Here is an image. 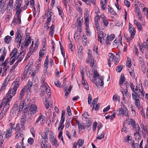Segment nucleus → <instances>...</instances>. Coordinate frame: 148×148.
I'll return each mask as SVG.
<instances>
[{"label":"nucleus","instance_id":"9","mask_svg":"<svg viewBox=\"0 0 148 148\" xmlns=\"http://www.w3.org/2000/svg\"><path fill=\"white\" fill-rule=\"evenodd\" d=\"M117 111L119 112V115H122V116H123L124 115L127 117L129 116L128 110L126 107H124V106L123 108H119Z\"/></svg>","mask_w":148,"mask_h":148},{"label":"nucleus","instance_id":"34","mask_svg":"<svg viewBox=\"0 0 148 148\" xmlns=\"http://www.w3.org/2000/svg\"><path fill=\"white\" fill-rule=\"evenodd\" d=\"M55 26L54 25H52L51 27L50 31L49 32V34L51 37H53V33L54 32V29Z\"/></svg>","mask_w":148,"mask_h":148},{"label":"nucleus","instance_id":"64","mask_svg":"<svg viewBox=\"0 0 148 148\" xmlns=\"http://www.w3.org/2000/svg\"><path fill=\"white\" fill-rule=\"evenodd\" d=\"M82 39L83 43H85L86 42H87V40L86 36L83 35L82 36Z\"/></svg>","mask_w":148,"mask_h":148},{"label":"nucleus","instance_id":"48","mask_svg":"<svg viewBox=\"0 0 148 148\" xmlns=\"http://www.w3.org/2000/svg\"><path fill=\"white\" fill-rule=\"evenodd\" d=\"M123 65H121L117 66L116 69V71L118 72H120L123 68Z\"/></svg>","mask_w":148,"mask_h":148},{"label":"nucleus","instance_id":"15","mask_svg":"<svg viewBox=\"0 0 148 148\" xmlns=\"http://www.w3.org/2000/svg\"><path fill=\"white\" fill-rule=\"evenodd\" d=\"M132 127L134 130L136 131V132L138 134H140L141 130L138 124H136V123H134Z\"/></svg>","mask_w":148,"mask_h":148},{"label":"nucleus","instance_id":"49","mask_svg":"<svg viewBox=\"0 0 148 148\" xmlns=\"http://www.w3.org/2000/svg\"><path fill=\"white\" fill-rule=\"evenodd\" d=\"M18 64V62H16L12 66V67L10 69V72H12L15 69V68L17 66Z\"/></svg>","mask_w":148,"mask_h":148},{"label":"nucleus","instance_id":"22","mask_svg":"<svg viewBox=\"0 0 148 148\" xmlns=\"http://www.w3.org/2000/svg\"><path fill=\"white\" fill-rule=\"evenodd\" d=\"M45 106L46 108L47 109H48L50 106L51 107V106H53L52 102L51 99H50V100L49 101L47 99V98H46L45 100Z\"/></svg>","mask_w":148,"mask_h":148},{"label":"nucleus","instance_id":"35","mask_svg":"<svg viewBox=\"0 0 148 148\" xmlns=\"http://www.w3.org/2000/svg\"><path fill=\"white\" fill-rule=\"evenodd\" d=\"M72 119H70L68 120L66 122V125L65 126V127L68 128L69 127H70L71 125H72Z\"/></svg>","mask_w":148,"mask_h":148},{"label":"nucleus","instance_id":"59","mask_svg":"<svg viewBox=\"0 0 148 148\" xmlns=\"http://www.w3.org/2000/svg\"><path fill=\"white\" fill-rule=\"evenodd\" d=\"M104 37H105L104 40H105V43L107 45L108 44H109V38H108V36H107L106 34H105Z\"/></svg>","mask_w":148,"mask_h":148},{"label":"nucleus","instance_id":"46","mask_svg":"<svg viewBox=\"0 0 148 148\" xmlns=\"http://www.w3.org/2000/svg\"><path fill=\"white\" fill-rule=\"evenodd\" d=\"M78 127L79 130L84 129L85 128L84 124L83 123H79L78 124Z\"/></svg>","mask_w":148,"mask_h":148},{"label":"nucleus","instance_id":"25","mask_svg":"<svg viewBox=\"0 0 148 148\" xmlns=\"http://www.w3.org/2000/svg\"><path fill=\"white\" fill-rule=\"evenodd\" d=\"M13 0H9L8 5L7 6V9L10 11L13 8Z\"/></svg>","mask_w":148,"mask_h":148},{"label":"nucleus","instance_id":"13","mask_svg":"<svg viewBox=\"0 0 148 148\" xmlns=\"http://www.w3.org/2000/svg\"><path fill=\"white\" fill-rule=\"evenodd\" d=\"M31 64L30 66H28V65H27L26 66L23 71V76L22 77V79H26L27 78V77H26V76L27 75V74L28 70H29V68L31 67Z\"/></svg>","mask_w":148,"mask_h":148},{"label":"nucleus","instance_id":"29","mask_svg":"<svg viewBox=\"0 0 148 148\" xmlns=\"http://www.w3.org/2000/svg\"><path fill=\"white\" fill-rule=\"evenodd\" d=\"M132 97L134 100L139 99V96L135 91L132 93Z\"/></svg>","mask_w":148,"mask_h":148},{"label":"nucleus","instance_id":"5","mask_svg":"<svg viewBox=\"0 0 148 148\" xmlns=\"http://www.w3.org/2000/svg\"><path fill=\"white\" fill-rule=\"evenodd\" d=\"M10 102L7 101V100L5 99H3V103H4L3 107L0 113V119H1L5 116V114L8 111L9 108Z\"/></svg>","mask_w":148,"mask_h":148},{"label":"nucleus","instance_id":"44","mask_svg":"<svg viewBox=\"0 0 148 148\" xmlns=\"http://www.w3.org/2000/svg\"><path fill=\"white\" fill-rule=\"evenodd\" d=\"M140 87H141V89H139V92H140L141 96H142L143 97H144L145 94V92L144 91H143V86H142V85L141 84Z\"/></svg>","mask_w":148,"mask_h":148},{"label":"nucleus","instance_id":"55","mask_svg":"<svg viewBox=\"0 0 148 148\" xmlns=\"http://www.w3.org/2000/svg\"><path fill=\"white\" fill-rule=\"evenodd\" d=\"M90 66L92 67V68L94 67L95 68L96 66L95 62L96 61L94 59L90 61Z\"/></svg>","mask_w":148,"mask_h":148},{"label":"nucleus","instance_id":"38","mask_svg":"<svg viewBox=\"0 0 148 148\" xmlns=\"http://www.w3.org/2000/svg\"><path fill=\"white\" fill-rule=\"evenodd\" d=\"M49 56L47 55L46 57V58L45 61L44 65L45 67L47 69L48 68V64L49 63Z\"/></svg>","mask_w":148,"mask_h":148},{"label":"nucleus","instance_id":"61","mask_svg":"<svg viewBox=\"0 0 148 148\" xmlns=\"http://www.w3.org/2000/svg\"><path fill=\"white\" fill-rule=\"evenodd\" d=\"M92 100V96L90 94H89L88 98V103L89 104H90L91 103Z\"/></svg>","mask_w":148,"mask_h":148},{"label":"nucleus","instance_id":"21","mask_svg":"<svg viewBox=\"0 0 148 148\" xmlns=\"http://www.w3.org/2000/svg\"><path fill=\"white\" fill-rule=\"evenodd\" d=\"M21 13L16 12L14 18L12 21L13 23H18V20L20 17V14Z\"/></svg>","mask_w":148,"mask_h":148},{"label":"nucleus","instance_id":"54","mask_svg":"<svg viewBox=\"0 0 148 148\" xmlns=\"http://www.w3.org/2000/svg\"><path fill=\"white\" fill-rule=\"evenodd\" d=\"M16 57H11L10 60V65L12 64L16 60Z\"/></svg>","mask_w":148,"mask_h":148},{"label":"nucleus","instance_id":"1","mask_svg":"<svg viewBox=\"0 0 148 148\" xmlns=\"http://www.w3.org/2000/svg\"><path fill=\"white\" fill-rule=\"evenodd\" d=\"M30 104V100H28V99L27 101L25 100L24 101H20L18 106V104L16 103L13 108L12 112L13 113L17 112L18 116L19 114V112L21 111L23 112L24 113H27L28 111L27 107H29Z\"/></svg>","mask_w":148,"mask_h":148},{"label":"nucleus","instance_id":"62","mask_svg":"<svg viewBox=\"0 0 148 148\" xmlns=\"http://www.w3.org/2000/svg\"><path fill=\"white\" fill-rule=\"evenodd\" d=\"M108 38H109V41L112 40L114 38V34H111L109 37L108 36Z\"/></svg>","mask_w":148,"mask_h":148},{"label":"nucleus","instance_id":"45","mask_svg":"<svg viewBox=\"0 0 148 148\" xmlns=\"http://www.w3.org/2000/svg\"><path fill=\"white\" fill-rule=\"evenodd\" d=\"M23 53V52H21L20 54L18 55V57L17 58V59L18 60L16 62H18V64L19 62H20L21 60H22V58L21 57V55H22V54Z\"/></svg>","mask_w":148,"mask_h":148},{"label":"nucleus","instance_id":"16","mask_svg":"<svg viewBox=\"0 0 148 148\" xmlns=\"http://www.w3.org/2000/svg\"><path fill=\"white\" fill-rule=\"evenodd\" d=\"M98 40L102 44V39L103 38V40H105V37L104 36V34H103V33L102 32L99 31L98 32Z\"/></svg>","mask_w":148,"mask_h":148},{"label":"nucleus","instance_id":"3","mask_svg":"<svg viewBox=\"0 0 148 148\" xmlns=\"http://www.w3.org/2000/svg\"><path fill=\"white\" fill-rule=\"evenodd\" d=\"M45 79L44 78L41 80L42 85L39 89V91L41 92L40 95L41 96H43L45 93V92L46 91L47 92L48 95L50 98L51 97L50 89L47 83L45 82Z\"/></svg>","mask_w":148,"mask_h":148},{"label":"nucleus","instance_id":"26","mask_svg":"<svg viewBox=\"0 0 148 148\" xmlns=\"http://www.w3.org/2000/svg\"><path fill=\"white\" fill-rule=\"evenodd\" d=\"M31 38L30 36H29V38L27 39H26L24 42L23 45L24 46L27 47L29 44L31 42Z\"/></svg>","mask_w":148,"mask_h":148},{"label":"nucleus","instance_id":"12","mask_svg":"<svg viewBox=\"0 0 148 148\" xmlns=\"http://www.w3.org/2000/svg\"><path fill=\"white\" fill-rule=\"evenodd\" d=\"M51 132V134H50L49 135L50 140L52 142L53 145H54L56 147H57L58 146V144L57 143V140L53 135V133L52 132Z\"/></svg>","mask_w":148,"mask_h":148},{"label":"nucleus","instance_id":"14","mask_svg":"<svg viewBox=\"0 0 148 148\" xmlns=\"http://www.w3.org/2000/svg\"><path fill=\"white\" fill-rule=\"evenodd\" d=\"M88 57L86 60V62L87 63H88L90 61L94 59V58L93 57L91 53V50L89 49L88 50Z\"/></svg>","mask_w":148,"mask_h":148},{"label":"nucleus","instance_id":"58","mask_svg":"<svg viewBox=\"0 0 148 148\" xmlns=\"http://www.w3.org/2000/svg\"><path fill=\"white\" fill-rule=\"evenodd\" d=\"M95 25L97 30L99 31V32L101 31V29H100V27L99 26V24H98V22H95Z\"/></svg>","mask_w":148,"mask_h":148},{"label":"nucleus","instance_id":"41","mask_svg":"<svg viewBox=\"0 0 148 148\" xmlns=\"http://www.w3.org/2000/svg\"><path fill=\"white\" fill-rule=\"evenodd\" d=\"M128 71L131 76L132 77H135V75L134 73V69L133 68H130L129 69Z\"/></svg>","mask_w":148,"mask_h":148},{"label":"nucleus","instance_id":"53","mask_svg":"<svg viewBox=\"0 0 148 148\" xmlns=\"http://www.w3.org/2000/svg\"><path fill=\"white\" fill-rule=\"evenodd\" d=\"M125 138L126 141L128 142V143H130V142L132 141V137L130 136H127L126 137H125Z\"/></svg>","mask_w":148,"mask_h":148},{"label":"nucleus","instance_id":"37","mask_svg":"<svg viewBox=\"0 0 148 148\" xmlns=\"http://www.w3.org/2000/svg\"><path fill=\"white\" fill-rule=\"evenodd\" d=\"M125 77L124 75H121V78L119 80V85H122L123 82L125 81Z\"/></svg>","mask_w":148,"mask_h":148},{"label":"nucleus","instance_id":"56","mask_svg":"<svg viewBox=\"0 0 148 148\" xmlns=\"http://www.w3.org/2000/svg\"><path fill=\"white\" fill-rule=\"evenodd\" d=\"M54 83L55 85L58 87H60L61 86V84L60 82L57 79H56V81H55Z\"/></svg>","mask_w":148,"mask_h":148},{"label":"nucleus","instance_id":"52","mask_svg":"<svg viewBox=\"0 0 148 148\" xmlns=\"http://www.w3.org/2000/svg\"><path fill=\"white\" fill-rule=\"evenodd\" d=\"M5 50V47H3L0 50V52L2 54V55L6 56V51Z\"/></svg>","mask_w":148,"mask_h":148},{"label":"nucleus","instance_id":"32","mask_svg":"<svg viewBox=\"0 0 148 148\" xmlns=\"http://www.w3.org/2000/svg\"><path fill=\"white\" fill-rule=\"evenodd\" d=\"M126 121L129 125L131 124H133L135 123V121L132 119L127 118L126 119Z\"/></svg>","mask_w":148,"mask_h":148},{"label":"nucleus","instance_id":"60","mask_svg":"<svg viewBox=\"0 0 148 148\" xmlns=\"http://www.w3.org/2000/svg\"><path fill=\"white\" fill-rule=\"evenodd\" d=\"M140 102L139 99L135 100V105L136 107L138 108L140 106Z\"/></svg>","mask_w":148,"mask_h":148},{"label":"nucleus","instance_id":"43","mask_svg":"<svg viewBox=\"0 0 148 148\" xmlns=\"http://www.w3.org/2000/svg\"><path fill=\"white\" fill-rule=\"evenodd\" d=\"M77 21L78 23L77 27H82V24L83 22V18L80 19V18H78L77 19Z\"/></svg>","mask_w":148,"mask_h":148},{"label":"nucleus","instance_id":"50","mask_svg":"<svg viewBox=\"0 0 148 148\" xmlns=\"http://www.w3.org/2000/svg\"><path fill=\"white\" fill-rule=\"evenodd\" d=\"M108 9L109 12L113 15H115L116 13L113 11V8L111 7L109 5L108 6Z\"/></svg>","mask_w":148,"mask_h":148},{"label":"nucleus","instance_id":"23","mask_svg":"<svg viewBox=\"0 0 148 148\" xmlns=\"http://www.w3.org/2000/svg\"><path fill=\"white\" fill-rule=\"evenodd\" d=\"M12 132V130H11V129H7L5 134L6 138L7 139L9 138L11 136Z\"/></svg>","mask_w":148,"mask_h":148},{"label":"nucleus","instance_id":"11","mask_svg":"<svg viewBox=\"0 0 148 148\" xmlns=\"http://www.w3.org/2000/svg\"><path fill=\"white\" fill-rule=\"evenodd\" d=\"M32 86V82L29 80L26 85L25 86L22 88L23 90L27 93L28 94L29 93H30V89Z\"/></svg>","mask_w":148,"mask_h":148},{"label":"nucleus","instance_id":"47","mask_svg":"<svg viewBox=\"0 0 148 148\" xmlns=\"http://www.w3.org/2000/svg\"><path fill=\"white\" fill-rule=\"evenodd\" d=\"M77 11L80 13H82V10L81 8V6L78 5H75Z\"/></svg>","mask_w":148,"mask_h":148},{"label":"nucleus","instance_id":"8","mask_svg":"<svg viewBox=\"0 0 148 148\" xmlns=\"http://www.w3.org/2000/svg\"><path fill=\"white\" fill-rule=\"evenodd\" d=\"M129 31L130 33L131 34L130 37L129 38H126V36L125 35V37L126 38L128 42L134 38L136 33V31L134 29L132 25L130 24V23H129Z\"/></svg>","mask_w":148,"mask_h":148},{"label":"nucleus","instance_id":"33","mask_svg":"<svg viewBox=\"0 0 148 148\" xmlns=\"http://www.w3.org/2000/svg\"><path fill=\"white\" fill-rule=\"evenodd\" d=\"M45 119V117L43 115L40 116L37 119L36 123H38L42 119V123H43V121H44Z\"/></svg>","mask_w":148,"mask_h":148},{"label":"nucleus","instance_id":"31","mask_svg":"<svg viewBox=\"0 0 148 148\" xmlns=\"http://www.w3.org/2000/svg\"><path fill=\"white\" fill-rule=\"evenodd\" d=\"M34 51H35L34 49H30L29 51H28L27 53L25 60H27L29 57L32 54Z\"/></svg>","mask_w":148,"mask_h":148},{"label":"nucleus","instance_id":"57","mask_svg":"<svg viewBox=\"0 0 148 148\" xmlns=\"http://www.w3.org/2000/svg\"><path fill=\"white\" fill-rule=\"evenodd\" d=\"M131 60L130 58H128L127 59V61L126 62V66H130L131 64Z\"/></svg>","mask_w":148,"mask_h":148},{"label":"nucleus","instance_id":"30","mask_svg":"<svg viewBox=\"0 0 148 148\" xmlns=\"http://www.w3.org/2000/svg\"><path fill=\"white\" fill-rule=\"evenodd\" d=\"M113 100L114 101L119 103L120 101V98L119 96L117 95H113Z\"/></svg>","mask_w":148,"mask_h":148},{"label":"nucleus","instance_id":"17","mask_svg":"<svg viewBox=\"0 0 148 148\" xmlns=\"http://www.w3.org/2000/svg\"><path fill=\"white\" fill-rule=\"evenodd\" d=\"M26 116L25 114L23 115L22 118L21 120V125H22L21 128L24 130V125L26 121Z\"/></svg>","mask_w":148,"mask_h":148},{"label":"nucleus","instance_id":"2","mask_svg":"<svg viewBox=\"0 0 148 148\" xmlns=\"http://www.w3.org/2000/svg\"><path fill=\"white\" fill-rule=\"evenodd\" d=\"M19 84L18 82H14L12 84V86L10 89L3 99H6L8 102H10L12 97L16 94L17 88Z\"/></svg>","mask_w":148,"mask_h":148},{"label":"nucleus","instance_id":"6","mask_svg":"<svg viewBox=\"0 0 148 148\" xmlns=\"http://www.w3.org/2000/svg\"><path fill=\"white\" fill-rule=\"evenodd\" d=\"M20 125L19 124L16 125V130L15 138L16 139H21L23 141L24 139V135L21 133L22 130H21V128L20 127Z\"/></svg>","mask_w":148,"mask_h":148},{"label":"nucleus","instance_id":"27","mask_svg":"<svg viewBox=\"0 0 148 148\" xmlns=\"http://www.w3.org/2000/svg\"><path fill=\"white\" fill-rule=\"evenodd\" d=\"M18 53V50L16 48H14L11 51L10 56H12L11 57H16V56H17Z\"/></svg>","mask_w":148,"mask_h":148},{"label":"nucleus","instance_id":"36","mask_svg":"<svg viewBox=\"0 0 148 148\" xmlns=\"http://www.w3.org/2000/svg\"><path fill=\"white\" fill-rule=\"evenodd\" d=\"M84 143V140H79L77 143H76V145H79V147H82Z\"/></svg>","mask_w":148,"mask_h":148},{"label":"nucleus","instance_id":"51","mask_svg":"<svg viewBox=\"0 0 148 148\" xmlns=\"http://www.w3.org/2000/svg\"><path fill=\"white\" fill-rule=\"evenodd\" d=\"M64 123H62L60 122L59 123V125L58 128V130L59 131H60V130H61L64 127Z\"/></svg>","mask_w":148,"mask_h":148},{"label":"nucleus","instance_id":"40","mask_svg":"<svg viewBox=\"0 0 148 148\" xmlns=\"http://www.w3.org/2000/svg\"><path fill=\"white\" fill-rule=\"evenodd\" d=\"M49 132V130L48 128L45 131V132H44V135H43V136H42V139L45 140L47 138V136Z\"/></svg>","mask_w":148,"mask_h":148},{"label":"nucleus","instance_id":"42","mask_svg":"<svg viewBox=\"0 0 148 148\" xmlns=\"http://www.w3.org/2000/svg\"><path fill=\"white\" fill-rule=\"evenodd\" d=\"M25 91L23 89H22L20 93V95L18 97L19 99H21L25 95Z\"/></svg>","mask_w":148,"mask_h":148},{"label":"nucleus","instance_id":"7","mask_svg":"<svg viewBox=\"0 0 148 148\" xmlns=\"http://www.w3.org/2000/svg\"><path fill=\"white\" fill-rule=\"evenodd\" d=\"M23 0H16L14 6V8L16 10V12L21 13L23 8L21 7Z\"/></svg>","mask_w":148,"mask_h":148},{"label":"nucleus","instance_id":"39","mask_svg":"<svg viewBox=\"0 0 148 148\" xmlns=\"http://www.w3.org/2000/svg\"><path fill=\"white\" fill-rule=\"evenodd\" d=\"M136 12L137 13V15L138 18V19L140 20H142V15L141 14V12L139 10V9H136Z\"/></svg>","mask_w":148,"mask_h":148},{"label":"nucleus","instance_id":"63","mask_svg":"<svg viewBox=\"0 0 148 148\" xmlns=\"http://www.w3.org/2000/svg\"><path fill=\"white\" fill-rule=\"evenodd\" d=\"M6 0L0 1V4L2 6H5L6 5Z\"/></svg>","mask_w":148,"mask_h":148},{"label":"nucleus","instance_id":"10","mask_svg":"<svg viewBox=\"0 0 148 148\" xmlns=\"http://www.w3.org/2000/svg\"><path fill=\"white\" fill-rule=\"evenodd\" d=\"M37 106L35 105L32 104L29 106V113L31 116L34 115L36 113L37 110Z\"/></svg>","mask_w":148,"mask_h":148},{"label":"nucleus","instance_id":"19","mask_svg":"<svg viewBox=\"0 0 148 148\" xmlns=\"http://www.w3.org/2000/svg\"><path fill=\"white\" fill-rule=\"evenodd\" d=\"M46 45H44L43 46V47L41 48L39 52V56L40 57H42L44 55L45 53L46 50V49L45 47Z\"/></svg>","mask_w":148,"mask_h":148},{"label":"nucleus","instance_id":"4","mask_svg":"<svg viewBox=\"0 0 148 148\" xmlns=\"http://www.w3.org/2000/svg\"><path fill=\"white\" fill-rule=\"evenodd\" d=\"M23 37V34L22 33V31L20 29H17L15 34L14 41L15 43H18V45H19V46L21 43V41Z\"/></svg>","mask_w":148,"mask_h":148},{"label":"nucleus","instance_id":"20","mask_svg":"<svg viewBox=\"0 0 148 148\" xmlns=\"http://www.w3.org/2000/svg\"><path fill=\"white\" fill-rule=\"evenodd\" d=\"M109 58L108 60V64L109 66H110L111 62H113L114 60L115 56L113 55L112 53H109Z\"/></svg>","mask_w":148,"mask_h":148},{"label":"nucleus","instance_id":"24","mask_svg":"<svg viewBox=\"0 0 148 148\" xmlns=\"http://www.w3.org/2000/svg\"><path fill=\"white\" fill-rule=\"evenodd\" d=\"M4 40L6 43L9 44L11 43L12 37L9 35L5 37Z\"/></svg>","mask_w":148,"mask_h":148},{"label":"nucleus","instance_id":"28","mask_svg":"<svg viewBox=\"0 0 148 148\" xmlns=\"http://www.w3.org/2000/svg\"><path fill=\"white\" fill-rule=\"evenodd\" d=\"M98 132H99L98 131V136H97L96 138L97 139L101 140L104 137L105 134V132L103 131L100 134H99Z\"/></svg>","mask_w":148,"mask_h":148},{"label":"nucleus","instance_id":"18","mask_svg":"<svg viewBox=\"0 0 148 148\" xmlns=\"http://www.w3.org/2000/svg\"><path fill=\"white\" fill-rule=\"evenodd\" d=\"M41 146L42 148H51L50 145H46L47 142L45 140L41 139Z\"/></svg>","mask_w":148,"mask_h":148}]
</instances>
